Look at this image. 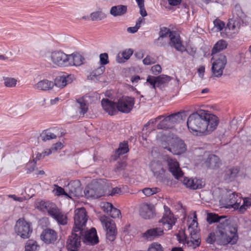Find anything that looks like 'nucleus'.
Returning <instances> with one entry per match:
<instances>
[{"label":"nucleus","mask_w":251,"mask_h":251,"mask_svg":"<svg viewBox=\"0 0 251 251\" xmlns=\"http://www.w3.org/2000/svg\"><path fill=\"white\" fill-rule=\"evenodd\" d=\"M218 124L219 120L216 115L204 110L191 114L187 122L190 131L195 132L197 135L210 134L216 128Z\"/></svg>","instance_id":"f257e3e1"},{"label":"nucleus","mask_w":251,"mask_h":251,"mask_svg":"<svg viewBox=\"0 0 251 251\" xmlns=\"http://www.w3.org/2000/svg\"><path fill=\"white\" fill-rule=\"evenodd\" d=\"M237 232V229L229 226L228 222L220 223L217 224L216 230L209 234L206 241L209 244L216 242L221 245H233L238 240Z\"/></svg>","instance_id":"f03ea898"},{"label":"nucleus","mask_w":251,"mask_h":251,"mask_svg":"<svg viewBox=\"0 0 251 251\" xmlns=\"http://www.w3.org/2000/svg\"><path fill=\"white\" fill-rule=\"evenodd\" d=\"M198 223L195 220L192 221V223L189 226L188 231L189 236L187 237L184 232L179 231L176 234V238L180 243H182L185 247L192 249H195L199 246L201 244L200 235L197 229Z\"/></svg>","instance_id":"7ed1b4c3"},{"label":"nucleus","mask_w":251,"mask_h":251,"mask_svg":"<svg viewBox=\"0 0 251 251\" xmlns=\"http://www.w3.org/2000/svg\"><path fill=\"white\" fill-rule=\"evenodd\" d=\"M156 139L160 143L162 148L174 154H180L186 151L184 142L178 137H171L165 135L160 136L157 135Z\"/></svg>","instance_id":"20e7f679"},{"label":"nucleus","mask_w":251,"mask_h":251,"mask_svg":"<svg viewBox=\"0 0 251 251\" xmlns=\"http://www.w3.org/2000/svg\"><path fill=\"white\" fill-rule=\"evenodd\" d=\"M246 17L241 6L236 4L232 11V18L229 20L227 27L230 30L238 31L241 26V22L243 23Z\"/></svg>","instance_id":"39448f33"},{"label":"nucleus","mask_w":251,"mask_h":251,"mask_svg":"<svg viewBox=\"0 0 251 251\" xmlns=\"http://www.w3.org/2000/svg\"><path fill=\"white\" fill-rule=\"evenodd\" d=\"M212 56L214 61L211 68L212 76L220 77L222 75L223 71L227 64L226 56L223 54Z\"/></svg>","instance_id":"423d86ee"},{"label":"nucleus","mask_w":251,"mask_h":251,"mask_svg":"<svg viewBox=\"0 0 251 251\" xmlns=\"http://www.w3.org/2000/svg\"><path fill=\"white\" fill-rule=\"evenodd\" d=\"M100 220L106 231V238L109 241H113L117 235V230L114 222L107 216H101Z\"/></svg>","instance_id":"0eeeda50"},{"label":"nucleus","mask_w":251,"mask_h":251,"mask_svg":"<svg viewBox=\"0 0 251 251\" xmlns=\"http://www.w3.org/2000/svg\"><path fill=\"white\" fill-rule=\"evenodd\" d=\"M82 230L73 229L72 234L69 236L66 247L69 251H77L81 245V233Z\"/></svg>","instance_id":"6e6552de"},{"label":"nucleus","mask_w":251,"mask_h":251,"mask_svg":"<svg viewBox=\"0 0 251 251\" xmlns=\"http://www.w3.org/2000/svg\"><path fill=\"white\" fill-rule=\"evenodd\" d=\"M88 220L85 209L83 207L77 208L75 211L74 229L80 230L85 227Z\"/></svg>","instance_id":"1a4fd4ad"},{"label":"nucleus","mask_w":251,"mask_h":251,"mask_svg":"<svg viewBox=\"0 0 251 251\" xmlns=\"http://www.w3.org/2000/svg\"><path fill=\"white\" fill-rule=\"evenodd\" d=\"M14 229L17 234L23 239L29 238L32 231L29 224L21 219L17 221Z\"/></svg>","instance_id":"9d476101"},{"label":"nucleus","mask_w":251,"mask_h":251,"mask_svg":"<svg viewBox=\"0 0 251 251\" xmlns=\"http://www.w3.org/2000/svg\"><path fill=\"white\" fill-rule=\"evenodd\" d=\"M164 161L166 163L168 170L176 179H179L183 175V173L179 167V164L177 160L168 156L164 158Z\"/></svg>","instance_id":"9b49d317"},{"label":"nucleus","mask_w":251,"mask_h":251,"mask_svg":"<svg viewBox=\"0 0 251 251\" xmlns=\"http://www.w3.org/2000/svg\"><path fill=\"white\" fill-rule=\"evenodd\" d=\"M50 60L52 64L58 67H67L68 54L61 50L51 51L50 55Z\"/></svg>","instance_id":"f8f14e48"},{"label":"nucleus","mask_w":251,"mask_h":251,"mask_svg":"<svg viewBox=\"0 0 251 251\" xmlns=\"http://www.w3.org/2000/svg\"><path fill=\"white\" fill-rule=\"evenodd\" d=\"M84 193L87 198L97 199L101 197L103 192L101 185L98 182L95 181L85 187Z\"/></svg>","instance_id":"ddd939ff"},{"label":"nucleus","mask_w":251,"mask_h":251,"mask_svg":"<svg viewBox=\"0 0 251 251\" xmlns=\"http://www.w3.org/2000/svg\"><path fill=\"white\" fill-rule=\"evenodd\" d=\"M117 104L118 112L128 113L134 105V99L131 97L123 96L118 100Z\"/></svg>","instance_id":"4468645a"},{"label":"nucleus","mask_w":251,"mask_h":251,"mask_svg":"<svg viewBox=\"0 0 251 251\" xmlns=\"http://www.w3.org/2000/svg\"><path fill=\"white\" fill-rule=\"evenodd\" d=\"M164 209L163 216L159 222L162 224L165 229L170 230L175 225L177 219L174 217L173 213L171 212L170 209L168 206L164 205Z\"/></svg>","instance_id":"2eb2a0df"},{"label":"nucleus","mask_w":251,"mask_h":251,"mask_svg":"<svg viewBox=\"0 0 251 251\" xmlns=\"http://www.w3.org/2000/svg\"><path fill=\"white\" fill-rule=\"evenodd\" d=\"M80 230L83 231L81 233V237L84 243L87 245H94L98 243V237L95 228L93 227L90 230H88L84 227Z\"/></svg>","instance_id":"dca6fc26"},{"label":"nucleus","mask_w":251,"mask_h":251,"mask_svg":"<svg viewBox=\"0 0 251 251\" xmlns=\"http://www.w3.org/2000/svg\"><path fill=\"white\" fill-rule=\"evenodd\" d=\"M80 182L78 180L71 181L66 187L68 197L71 198L73 197H79L82 195V189Z\"/></svg>","instance_id":"f3484780"},{"label":"nucleus","mask_w":251,"mask_h":251,"mask_svg":"<svg viewBox=\"0 0 251 251\" xmlns=\"http://www.w3.org/2000/svg\"><path fill=\"white\" fill-rule=\"evenodd\" d=\"M169 45L175 48V49L180 52H183L186 50L184 45H182L180 40L179 35L175 31H173L169 35Z\"/></svg>","instance_id":"a211bd4d"},{"label":"nucleus","mask_w":251,"mask_h":251,"mask_svg":"<svg viewBox=\"0 0 251 251\" xmlns=\"http://www.w3.org/2000/svg\"><path fill=\"white\" fill-rule=\"evenodd\" d=\"M40 237L41 240L46 244H52L57 239V233L53 229L47 228L42 231Z\"/></svg>","instance_id":"6ab92c4d"},{"label":"nucleus","mask_w":251,"mask_h":251,"mask_svg":"<svg viewBox=\"0 0 251 251\" xmlns=\"http://www.w3.org/2000/svg\"><path fill=\"white\" fill-rule=\"evenodd\" d=\"M140 215L144 219H150L154 216L153 206L148 203H142L140 206Z\"/></svg>","instance_id":"aec40b11"},{"label":"nucleus","mask_w":251,"mask_h":251,"mask_svg":"<svg viewBox=\"0 0 251 251\" xmlns=\"http://www.w3.org/2000/svg\"><path fill=\"white\" fill-rule=\"evenodd\" d=\"M101 104L103 110L110 115H116L118 112L117 102L103 99L101 101Z\"/></svg>","instance_id":"412c9836"},{"label":"nucleus","mask_w":251,"mask_h":251,"mask_svg":"<svg viewBox=\"0 0 251 251\" xmlns=\"http://www.w3.org/2000/svg\"><path fill=\"white\" fill-rule=\"evenodd\" d=\"M163 234L164 230L162 228L154 227L146 230L143 234L142 237L147 240L152 241L162 236Z\"/></svg>","instance_id":"4be33fe9"},{"label":"nucleus","mask_w":251,"mask_h":251,"mask_svg":"<svg viewBox=\"0 0 251 251\" xmlns=\"http://www.w3.org/2000/svg\"><path fill=\"white\" fill-rule=\"evenodd\" d=\"M183 184L186 187L196 190L201 188L204 185V182L201 179L197 178H189L185 177L183 179Z\"/></svg>","instance_id":"5701e85b"},{"label":"nucleus","mask_w":251,"mask_h":251,"mask_svg":"<svg viewBox=\"0 0 251 251\" xmlns=\"http://www.w3.org/2000/svg\"><path fill=\"white\" fill-rule=\"evenodd\" d=\"M39 206L41 210H46L48 214L52 218L60 211L56 205L51 202L41 201L39 203Z\"/></svg>","instance_id":"b1692460"},{"label":"nucleus","mask_w":251,"mask_h":251,"mask_svg":"<svg viewBox=\"0 0 251 251\" xmlns=\"http://www.w3.org/2000/svg\"><path fill=\"white\" fill-rule=\"evenodd\" d=\"M67 67L75 66H79L83 64L84 58L81 55L78 53H73L71 54H68Z\"/></svg>","instance_id":"393cba45"},{"label":"nucleus","mask_w":251,"mask_h":251,"mask_svg":"<svg viewBox=\"0 0 251 251\" xmlns=\"http://www.w3.org/2000/svg\"><path fill=\"white\" fill-rule=\"evenodd\" d=\"M221 164L219 158L214 154H209L204 162V165L207 168L212 169L219 168Z\"/></svg>","instance_id":"a878e982"},{"label":"nucleus","mask_w":251,"mask_h":251,"mask_svg":"<svg viewBox=\"0 0 251 251\" xmlns=\"http://www.w3.org/2000/svg\"><path fill=\"white\" fill-rule=\"evenodd\" d=\"M151 168L154 175L159 179L162 178L164 175L165 170L159 161L151 162Z\"/></svg>","instance_id":"bb28decb"},{"label":"nucleus","mask_w":251,"mask_h":251,"mask_svg":"<svg viewBox=\"0 0 251 251\" xmlns=\"http://www.w3.org/2000/svg\"><path fill=\"white\" fill-rule=\"evenodd\" d=\"M73 81V78L71 75H63L56 77L54 80V85L57 87L62 88L67 84L71 83Z\"/></svg>","instance_id":"cd10ccee"},{"label":"nucleus","mask_w":251,"mask_h":251,"mask_svg":"<svg viewBox=\"0 0 251 251\" xmlns=\"http://www.w3.org/2000/svg\"><path fill=\"white\" fill-rule=\"evenodd\" d=\"M127 6L118 5L111 7L110 14L113 17L122 16L127 12Z\"/></svg>","instance_id":"c85d7f7f"},{"label":"nucleus","mask_w":251,"mask_h":251,"mask_svg":"<svg viewBox=\"0 0 251 251\" xmlns=\"http://www.w3.org/2000/svg\"><path fill=\"white\" fill-rule=\"evenodd\" d=\"M239 173V169L238 167L227 169L225 172L224 179L229 181H233L237 176Z\"/></svg>","instance_id":"c756f323"},{"label":"nucleus","mask_w":251,"mask_h":251,"mask_svg":"<svg viewBox=\"0 0 251 251\" xmlns=\"http://www.w3.org/2000/svg\"><path fill=\"white\" fill-rule=\"evenodd\" d=\"M53 86V82L48 79L41 80L35 85L36 88L43 91L50 90L51 89Z\"/></svg>","instance_id":"7c9ffc66"},{"label":"nucleus","mask_w":251,"mask_h":251,"mask_svg":"<svg viewBox=\"0 0 251 251\" xmlns=\"http://www.w3.org/2000/svg\"><path fill=\"white\" fill-rule=\"evenodd\" d=\"M227 47L226 41L224 40L218 41L214 46L212 51L211 55H215L218 52L225 50Z\"/></svg>","instance_id":"2f4dec72"},{"label":"nucleus","mask_w":251,"mask_h":251,"mask_svg":"<svg viewBox=\"0 0 251 251\" xmlns=\"http://www.w3.org/2000/svg\"><path fill=\"white\" fill-rule=\"evenodd\" d=\"M225 217L224 216H219L215 214L210 213L207 215V221L209 224L215 222H218V224L220 223H224L228 222L227 220L225 219Z\"/></svg>","instance_id":"473e14b6"},{"label":"nucleus","mask_w":251,"mask_h":251,"mask_svg":"<svg viewBox=\"0 0 251 251\" xmlns=\"http://www.w3.org/2000/svg\"><path fill=\"white\" fill-rule=\"evenodd\" d=\"M157 80V87L160 89L163 88L171 80L169 76L162 75L156 77Z\"/></svg>","instance_id":"72a5a7b5"},{"label":"nucleus","mask_w":251,"mask_h":251,"mask_svg":"<svg viewBox=\"0 0 251 251\" xmlns=\"http://www.w3.org/2000/svg\"><path fill=\"white\" fill-rule=\"evenodd\" d=\"M168 116L166 117L157 126V129H168L174 127Z\"/></svg>","instance_id":"f704fd0d"},{"label":"nucleus","mask_w":251,"mask_h":251,"mask_svg":"<svg viewBox=\"0 0 251 251\" xmlns=\"http://www.w3.org/2000/svg\"><path fill=\"white\" fill-rule=\"evenodd\" d=\"M105 68L104 66H100L97 69L93 70L88 76V77L92 80L97 79V77L102 75L105 71Z\"/></svg>","instance_id":"c9c22d12"},{"label":"nucleus","mask_w":251,"mask_h":251,"mask_svg":"<svg viewBox=\"0 0 251 251\" xmlns=\"http://www.w3.org/2000/svg\"><path fill=\"white\" fill-rule=\"evenodd\" d=\"M91 19L92 21H101L107 17V15L101 11L92 12L90 14Z\"/></svg>","instance_id":"e433bc0d"},{"label":"nucleus","mask_w":251,"mask_h":251,"mask_svg":"<svg viewBox=\"0 0 251 251\" xmlns=\"http://www.w3.org/2000/svg\"><path fill=\"white\" fill-rule=\"evenodd\" d=\"M58 223L60 225H65L67 224V217L60 210L53 217Z\"/></svg>","instance_id":"4c0bfd02"},{"label":"nucleus","mask_w":251,"mask_h":251,"mask_svg":"<svg viewBox=\"0 0 251 251\" xmlns=\"http://www.w3.org/2000/svg\"><path fill=\"white\" fill-rule=\"evenodd\" d=\"M168 117L170 118V120L174 126L176 124L179 123L182 120V113L180 112L172 114L168 116Z\"/></svg>","instance_id":"58836bf2"},{"label":"nucleus","mask_w":251,"mask_h":251,"mask_svg":"<svg viewBox=\"0 0 251 251\" xmlns=\"http://www.w3.org/2000/svg\"><path fill=\"white\" fill-rule=\"evenodd\" d=\"M128 151V147L127 143L124 141L119 145V148L116 150V153L118 156L125 154Z\"/></svg>","instance_id":"ea45409f"},{"label":"nucleus","mask_w":251,"mask_h":251,"mask_svg":"<svg viewBox=\"0 0 251 251\" xmlns=\"http://www.w3.org/2000/svg\"><path fill=\"white\" fill-rule=\"evenodd\" d=\"M41 139L45 142L50 139H55L56 135L48 130L43 131L40 135Z\"/></svg>","instance_id":"a19ab883"},{"label":"nucleus","mask_w":251,"mask_h":251,"mask_svg":"<svg viewBox=\"0 0 251 251\" xmlns=\"http://www.w3.org/2000/svg\"><path fill=\"white\" fill-rule=\"evenodd\" d=\"M228 206H231L234 209H237L240 206V203L237 202L234 193L229 195Z\"/></svg>","instance_id":"79ce46f5"},{"label":"nucleus","mask_w":251,"mask_h":251,"mask_svg":"<svg viewBox=\"0 0 251 251\" xmlns=\"http://www.w3.org/2000/svg\"><path fill=\"white\" fill-rule=\"evenodd\" d=\"M38 247H39L35 241L29 240L27 241L25 246V251H36Z\"/></svg>","instance_id":"37998d69"},{"label":"nucleus","mask_w":251,"mask_h":251,"mask_svg":"<svg viewBox=\"0 0 251 251\" xmlns=\"http://www.w3.org/2000/svg\"><path fill=\"white\" fill-rule=\"evenodd\" d=\"M4 84L6 87H15L17 83V80L12 77H3Z\"/></svg>","instance_id":"c03bdc74"},{"label":"nucleus","mask_w":251,"mask_h":251,"mask_svg":"<svg viewBox=\"0 0 251 251\" xmlns=\"http://www.w3.org/2000/svg\"><path fill=\"white\" fill-rule=\"evenodd\" d=\"M43 153H38L36 155V158L33 159V162L29 163L27 164L28 167L30 166L31 165V167H30V168H28V170L29 172H32L34 170V169L35 167V164L36 163L37 161L39 160L44 157H43Z\"/></svg>","instance_id":"a18cd8bd"},{"label":"nucleus","mask_w":251,"mask_h":251,"mask_svg":"<svg viewBox=\"0 0 251 251\" xmlns=\"http://www.w3.org/2000/svg\"><path fill=\"white\" fill-rule=\"evenodd\" d=\"M77 102L79 105V108L81 109L80 114L84 115L87 112L88 109L87 103L85 102V100L82 99L77 100Z\"/></svg>","instance_id":"49530a36"},{"label":"nucleus","mask_w":251,"mask_h":251,"mask_svg":"<svg viewBox=\"0 0 251 251\" xmlns=\"http://www.w3.org/2000/svg\"><path fill=\"white\" fill-rule=\"evenodd\" d=\"M214 29L216 31H220L225 27V23L219 19H216L213 21Z\"/></svg>","instance_id":"de8ad7c7"},{"label":"nucleus","mask_w":251,"mask_h":251,"mask_svg":"<svg viewBox=\"0 0 251 251\" xmlns=\"http://www.w3.org/2000/svg\"><path fill=\"white\" fill-rule=\"evenodd\" d=\"M159 190V189L156 187L152 188H145L142 190V192L146 196L149 197L157 193Z\"/></svg>","instance_id":"09e8293b"},{"label":"nucleus","mask_w":251,"mask_h":251,"mask_svg":"<svg viewBox=\"0 0 251 251\" xmlns=\"http://www.w3.org/2000/svg\"><path fill=\"white\" fill-rule=\"evenodd\" d=\"M172 31H171L170 29L167 27H162L160 28L159 34V37H162L165 39H167L168 37H169V35L170 33H172Z\"/></svg>","instance_id":"8fccbe9b"},{"label":"nucleus","mask_w":251,"mask_h":251,"mask_svg":"<svg viewBox=\"0 0 251 251\" xmlns=\"http://www.w3.org/2000/svg\"><path fill=\"white\" fill-rule=\"evenodd\" d=\"M148 251H164V249L161 244L154 242L150 246Z\"/></svg>","instance_id":"3c124183"},{"label":"nucleus","mask_w":251,"mask_h":251,"mask_svg":"<svg viewBox=\"0 0 251 251\" xmlns=\"http://www.w3.org/2000/svg\"><path fill=\"white\" fill-rule=\"evenodd\" d=\"M55 188L54 189L53 192L56 195H64L68 197V193L67 192V191H66V190H65L63 188L57 185H55Z\"/></svg>","instance_id":"603ef678"},{"label":"nucleus","mask_w":251,"mask_h":251,"mask_svg":"<svg viewBox=\"0 0 251 251\" xmlns=\"http://www.w3.org/2000/svg\"><path fill=\"white\" fill-rule=\"evenodd\" d=\"M146 83H148L152 88L155 89L157 87V80L155 76L149 75L147 78Z\"/></svg>","instance_id":"864d4df0"},{"label":"nucleus","mask_w":251,"mask_h":251,"mask_svg":"<svg viewBox=\"0 0 251 251\" xmlns=\"http://www.w3.org/2000/svg\"><path fill=\"white\" fill-rule=\"evenodd\" d=\"M100 206L104 212L109 213L113 205L110 202H103L101 203Z\"/></svg>","instance_id":"5fc2aeb1"},{"label":"nucleus","mask_w":251,"mask_h":251,"mask_svg":"<svg viewBox=\"0 0 251 251\" xmlns=\"http://www.w3.org/2000/svg\"><path fill=\"white\" fill-rule=\"evenodd\" d=\"M168 42L167 39L162 37H158L154 41L155 44L158 47H164Z\"/></svg>","instance_id":"6e6d98bb"},{"label":"nucleus","mask_w":251,"mask_h":251,"mask_svg":"<svg viewBox=\"0 0 251 251\" xmlns=\"http://www.w3.org/2000/svg\"><path fill=\"white\" fill-rule=\"evenodd\" d=\"M100 64L101 66H104L109 63L108 55L107 53H101L100 55Z\"/></svg>","instance_id":"4d7b16f0"},{"label":"nucleus","mask_w":251,"mask_h":251,"mask_svg":"<svg viewBox=\"0 0 251 251\" xmlns=\"http://www.w3.org/2000/svg\"><path fill=\"white\" fill-rule=\"evenodd\" d=\"M126 166V164L125 162H118L115 166L114 171L117 173H120L125 169Z\"/></svg>","instance_id":"13d9d810"},{"label":"nucleus","mask_w":251,"mask_h":251,"mask_svg":"<svg viewBox=\"0 0 251 251\" xmlns=\"http://www.w3.org/2000/svg\"><path fill=\"white\" fill-rule=\"evenodd\" d=\"M156 59L150 55H147L143 60V64L145 65H150L156 62Z\"/></svg>","instance_id":"bf43d9fd"},{"label":"nucleus","mask_w":251,"mask_h":251,"mask_svg":"<svg viewBox=\"0 0 251 251\" xmlns=\"http://www.w3.org/2000/svg\"><path fill=\"white\" fill-rule=\"evenodd\" d=\"M109 215L113 218H118L121 215V212L119 209L113 206L109 212Z\"/></svg>","instance_id":"052dcab7"},{"label":"nucleus","mask_w":251,"mask_h":251,"mask_svg":"<svg viewBox=\"0 0 251 251\" xmlns=\"http://www.w3.org/2000/svg\"><path fill=\"white\" fill-rule=\"evenodd\" d=\"M162 68L159 65L153 66L151 68V71L154 75H157L161 72Z\"/></svg>","instance_id":"680f3d73"},{"label":"nucleus","mask_w":251,"mask_h":251,"mask_svg":"<svg viewBox=\"0 0 251 251\" xmlns=\"http://www.w3.org/2000/svg\"><path fill=\"white\" fill-rule=\"evenodd\" d=\"M251 205V202L250 200H244L243 204L240 206V210L243 211L246 209L247 207Z\"/></svg>","instance_id":"e2e57ef3"},{"label":"nucleus","mask_w":251,"mask_h":251,"mask_svg":"<svg viewBox=\"0 0 251 251\" xmlns=\"http://www.w3.org/2000/svg\"><path fill=\"white\" fill-rule=\"evenodd\" d=\"M132 53V50L130 49H129L124 51L122 53V55L125 59L127 60L130 58Z\"/></svg>","instance_id":"0e129e2a"},{"label":"nucleus","mask_w":251,"mask_h":251,"mask_svg":"<svg viewBox=\"0 0 251 251\" xmlns=\"http://www.w3.org/2000/svg\"><path fill=\"white\" fill-rule=\"evenodd\" d=\"M123 193V191L121 188L115 187L112 189L110 195L114 196L116 195H121Z\"/></svg>","instance_id":"69168bd1"},{"label":"nucleus","mask_w":251,"mask_h":251,"mask_svg":"<svg viewBox=\"0 0 251 251\" xmlns=\"http://www.w3.org/2000/svg\"><path fill=\"white\" fill-rule=\"evenodd\" d=\"M164 116L162 115L159 116L157 118H156L154 119L151 120L149 122H148L145 126L143 128V130H144L145 128H146L148 126H149L151 124H155L156 122V121L158 120H160L162 118H163Z\"/></svg>","instance_id":"338daca9"},{"label":"nucleus","mask_w":251,"mask_h":251,"mask_svg":"<svg viewBox=\"0 0 251 251\" xmlns=\"http://www.w3.org/2000/svg\"><path fill=\"white\" fill-rule=\"evenodd\" d=\"M63 147V145L61 142H57L56 144H54L52 147L51 148L50 150H51L52 151H55L61 149Z\"/></svg>","instance_id":"774afa93"}]
</instances>
